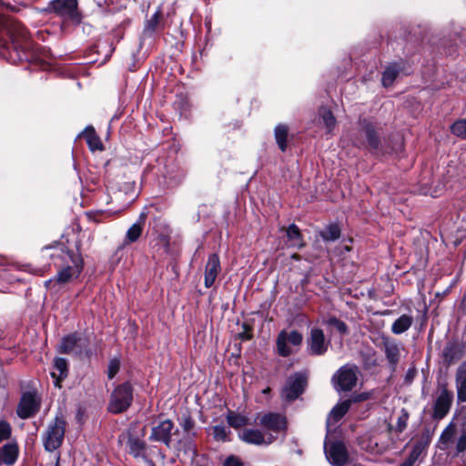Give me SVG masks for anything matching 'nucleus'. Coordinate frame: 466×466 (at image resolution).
<instances>
[{"instance_id":"obj_1","label":"nucleus","mask_w":466,"mask_h":466,"mask_svg":"<svg viewBox=\"0 0 466 466\" xmlns=\"http://www.w3.org/2000/svg\"><path fill=\"white\" fill-rule=\"evenodd\" d=\"M26 33L25 27L17 21L0 15V56L5 58V54L2 52L7 44V40L19 41L25 39Z\"/></svg>"},{"instance_id":"obj_2","label":"nucleus","mask_w":466,"mask_h":466,"mask_svg":"<svg viewBox=\"0 0 466 466\" xmlns=\"http://www.w3.org/2000/svg\"><path fill=\"white\" fill-rule=\"evenodd\" d=\"M66 422L62 417H56L46 428L43 435L46 451H54L58 449L64 440Z\"/></svg>"},{"instance_id":"obj_3","label":"nucleus","mask_w":466,"mask_h":466,"mask_svg":"<svg viewBox=\"0 0 466 466\" xmlns=\"http://www.w3.org/2000/svg\"><path fill=\"white\" fill-rule=\"evenodd\" d=\"M133 400V389L129 383H123L116 387L111 394L108 410L113 413H121L131 405Z\"/></svg>"},{"instance_id":"obj_4","label":"nucleus","mask_w":466,"mask_h":466,"mask_svg":"<svg viewBox=\"0 0 466 466\" xmlns=\"http://www.w3.org/2000/svg\"><path fill=\"white\" fill-rule=\"evenodd\" d=\"M51 5L54 12L66 21L74 25H78L81 22L76 0H54Z\"/></svg>"},{"instance_id":"obj_5","label":"nucleus","mask_w":466,"mask_h":466,"mask_svg":"<svg viewBox=\"0 0 466 466\" xmlns=\"http://www.w3.org/2000/svg\"><path fill=\"white\" fill-rule=\"evenodd\" d=\"M358 370V367L353 364L342 366L333 377L337 390L345 391L352 390L357 383Z\"/></svg>"},{"instance_id":"obj_6","label":"nucleus","mask_w":466,"mask_h":466,"mask_svg":"<svg viewBox=\"0 0 466 466\" xmlns=\"http://www.w3.org/2000/svg\"><path fill=\"white\" fill-rule=\"evenodd\" d=\"M302 334L297 330H281L276 340L278 353L282 357H288L293 353L291 346H299L302 343Z\"/></svg>"},{"instance_id":"obj_7","label":"nucleus","mask_w":466,"mask_h":466,"mask_svg":"<svg viewBox=\"0 0 466 466\" xmlns=\"http://www.w3.org/2000/svg\"><path fill=\"white\" fill-rule=\"evenodd\" d=\"M65 255L66 257L70 258V260L72 261V265L66 266L63 268L61 270H59L53 279H50L49 281L46 282V285L52 282H56L58 284H66L70 282L74 279H76L80 275L82 270L81 259L76 256H73L71 253L67 251L65 253Z\"/></svg>"},{"instance_id":"obj_8","label":"nucleus","mask_w":466,"mask_h":466,"mask_svg":"<svg viewBox=\"0 0 466 466\" xmlns=\"http://www.w3.org/2000/svg\"><path fill=\"white\" fill-rule=\"evenodd\" d=\"M410 66L407 60L389 63L382 73L381 83L384 87L391 86L396 79L410 73Z\"/></svg>"},{"instance_id":"obj_9","label":"nucleus","mask_w":466,"mask_h":466,"mask_svg":"<svg viewBox=\"0 0 466 466\" xmlns=\"http://www.w3.org/2000/svg\"><path fill=\"white\" fill-rule=\"evenodd\" d=\"M329 340L326 339L322 329L313 328L310 329L309 336L307 339V348L310 355H324L329 349Z\"/></svg>"},{"instance_id":"obj_10","label":"nucleus","mask_w":466,"mask_h":466,"mask_svg":"<svg viewBox=\"0 0 466 466\" xmlns=\"http://www.w3.org/2000/svg\"><path fill=\"white\" fill-rule=\"evenodd\" d=\"M306 378L300 373L290 376L282 389L281 397L287 401L296 400L304 390Z\"/></svg>"},{"instance_id":"obj_11","label":"nucleus","mask_w":466,"mask_h":466,"mask_svg":"<svg viewBox=\"0 0 466 466\" xmlns=\"http://www.w3.org/2000/svg\"><path fill=\"white\" fill-rule=\"evenodd\" d=\"M165 28V19L160 8H158L149 18L145 21L142 32V40L155 39Z\"/></svg>"},{"instance_id":"obj_12","label":"nucleus","mask_w":466,"mask_h":466,"mask_svg":"<svg viewBox=\"0 0 466 466\" xmlns=\"http://www.w3.org/2000/svg\"><path fill=\"white\" fill-rule=\"evenodd\" d=\"M452 400V392L443 386L434 403L433 418L437 420L444 418L451 407Z\"/></svg>"},{"instance_id":"obj_13","label":"nucleus","mask_w":466,"mask_h":466,"mask_svg":"<svg viewBox=\"0 0 466 466\" xmlns=\"http://www.w3.org/2000/svg\"><path fill=\"white\" fill-rule=\"evenodd\" d=\"M325 452L329 461L336 466L344 465L348 460L346 448L339 441L325 444Z\"/></svg>"},{"instance_id":"obj_14","label":"nucleus","mask_w":466,"mask_h":466,"mask_svg":"<svg viewBox=\"0 0 466 466\" xmlns=\"http://www.w3.org/2000/svg\"><path fill=\"white\" fill-rule=\"evenodd\" d=\"M465 356L464 344L449 341L442 350V359L447 365H451Z\"/></svg>"},{"instance_id":"obj_15","label":"nucleus","mask_w":466,"mask_h":466,"mask_svg":"<svg viewBox=\"0 0 466 466\" xmlns=\"http://www.w3.org/2000/svg\"><path fill=\"white\" fill-rule=\"evenodd\" d=\"M259 425L263 428L279 432L286 430V418L278 413H267L260 417Z\"/></svg>"},{"instance_id":"obj_16","label":"nucleus","mask_w":466,"mask_h":466,"mask_svg":"<svg viewBox=\"0 0 466 466\" xmlns=\"http://www.w3.org/2000/svg\"><path fill=\"white\" fill-rule=\"evenodd\" d=\"M173 426V422L170 420L161 421L158 425L152 428L149 439L151 441L164 442L168 446L171 441V431Z\"/></svg>"},{"instance_id":"obj_17","label":"nucleus","mask_w":466,"mask_h":466,"mask_svg":"<svg viewBox=\"0 0 466 466\" xmlns=\"http://www.w3.org/2000/svg\"><path fill=\"white\" fill-rule=\"evenodd\" d=\"M239 439L248 444L263 445L270 444L275 438L271 435H264L259 430L247 429L239 433Z\"/></svg>"},{"instance_id":"obj_18","label":"nucleus","mask_w":466,"mask_h":466,"mask_svg":"<svg viewBox=\"0 0 466 466\" xmlns=\"http://www.w3.org/2000/svg\"><path fill=\"white\" fill-rule=\"evenodd\" d=\"M37 410L38 403L35 396L30 392L25 393L17 407V415L22 419H27L33 416Z\"/></svg>"},{"instance_id":"obj_19","label":"nucleus","mask_w":466,"mask_h":466,"mask_svg":"<svg viewBox=\"0 0 466 466\" xmlns=\"http://www.w3.org/2000/svg\"><path fill=\"white\" fill-rule=\"evenodd\" d=\"M221 271L220 260L218 254H211L205 267V287L210 288Z\"/></svg>"},{"instance_id":"obj_20","label":"nucleus","mask_w":466,"mask_h":466,"mask_svg":"<svg viewBox=\"0 0 466 466\" xmlns=\"http://www.w3.org/2000/svg\"><path fill=\"white\" fill-rule=\"evenodd\" d=\"M454 382L458 403L466 402V360L456 369Z\"/></svg>"},{"instance_id":"obj_21","label":"nucleus","mask_w":466,"mask_h":466,"mask_svg":"<svg viewBox=\"0 0 466 466\" xmlns=\"http://www.w3.org/2000/svg\"><path fill=\"white\" fill-rule=\"evenodd\" d=\"M81 347V338L76 334H70L62 339L59 351L65 354L79 352Z\"/></svg>"},{"instance_id":"obj_22","label":"nucleus","mask_w":466,"mask_h":466,"mask_svg":"<svg viewBox=\"0 0 466 466\" xmlns=\"http://www.w3.org/2000/svg\"><path fill=\"white\" fill-rule=\"evenodd\" d=\"M146 218L147 213L142 212L139 215L138 220L128 228L126 235V239L128 243L137 241L141 236Z\"/></svg>"},{"instance_id":"obj_23","label":"nucleus","mask_w":466,"mask_h":466,"mask_svg":"<svg viewBox=\"0 0 466 466\" xmlns=\"http://www.w3.org/2000/svg\"><path fill=\"white\" fill-rule=\"evenodd\" d=\"M55 370L51 375L55 379V385L58 388L61 387L60 382L67 376V362L66 359L57 358L54 363Z\"/></svg>"},{"instance_id":"obj_24","label":"nucleus","mask_w":466,"mask_h":466,"mask_svg":"<svg viewBox=\"0 0 466 466\" xmlns=\"http://www.w3.org/2000/svg\"><path fill=\"white\" fill-rule=\"evenodd\" d=\"M384 351L386 358L390 364L394 367L399 362L400 355V346L390 340L384 341Z\"/></svg>"},{"instance_id":"obj_25","label":"nucleus","mask_w":466,"mask_h":466,"mask_svg":"<svg viewBox=\"0 0 466 466\" xmlns=\"http://www.w3.org/2000/svg\"><path fill=\"white\" fill-rule=\"evenodd\" d=\"M350 405H351L350 400H344V401L337 404L331 410L329 416L327 420L328 426H329L332 421L337 422L338 420H339L347 413Z\"/></svg>"},{"instance_id":"obj_26","label":"nucleus","mask_w":466,"mask_h":466,"mask_svg":"<svg viewBox=\"0 0 466 466\" xmlns=\"http://www.w3.org/2000/svg\"><path fill=\"white\" fill-rule=\"evenodd\" d=\"M455 426L453 424H449L444 431L441 432V437L439 439V448L442 451H447L450 449L451 443L454 441L455 436Z\"/></svg>"},{"instance_id":"obj_27","label":"nucleus","mask_w":466,"mask_h":466,"mask_svg":"<svg viewBox=\"0 0 466 466\" xmlns=\"http://www.w3.org/2000/svg\"><path fill=\"white\" fill-rule=\"evenodd\" d=\"M18 449L15 444H5L0 453V464H13L16 461Z\"/></svg>"},{"instance_id":"obj_28","label":"nucleus","mask_w":466,"mask_h":466,"mask_svg":"<svg viewBox=\"0 0 466 466\" xmlns=\"http://www.w3.org/2000/svg\"><path fill=\"white\" fill-rule=\"evenodd\" d=\"M83 136L86 138L90 150L95 151L103 149L102 142L98 136L96 134L94 127H87L84 130Z\"/></svg>"},{"instance_id":"obj_29","label":"nucleus","mask_w":466,"mask_h":466,"mask_svg":"<svg viewBox=\"0 0 466 466\" xmlns=\"http://www.w3.org/2000/svg\"><path fill=\"white\" fill-rule=\"evenodd\" d=\"M413 322L412 317L409 315H401L399 319H397L392 326H391V331L394 334H401L411 326Z\"/></svg>"},{"instance_id":"obj_30","label":"nucleus","mask_w":466,"mask_h":466,"mask_svg":"<svg viewBox=\"0 0 466 466\" xmlns=\"http://www.w3.org/2000/svg\"><path fill=\"white\" fill-rule=\"evenodd\" d=\"M112 47L107 43L102 42L96 45H94L88 48L86 53V56H91L94 55L104 56L105 58H108L111 56Z\"/></svg>"},{"instance_id":"obj_31","label":"nucleus","mask_w":466,"mask_h":466,"mask_svg":"<svg viewBox=\"0 0 466 466\" xmlns=\"http://www.w3.org/2000/svg\"><path fill=\"white\" fill-rule=\"evenodd\" d=\"M286 233H287V238L292 247H297V248L304 247L301 233L296 225H294V224L290 225L286 229Z\"/></svg>"},{"instance_id":"obj_32","label":"nucleus","mask_w":466,"mask_h":466,"mask_svg":"<svg viewBox=\"0 0 466 466\" xmlns=\"http://www.w3.org/2000/svg\"><path fill=\"white\" fill-rule=\"evenodd\" d=\"M319 115L322 119L323 125L327 129V132L330 133L336 127V118L334 117L331 111L326 107H320Z\"/></svg>"},{"instance_id":"obj_33","label":"nucleus","mask_w":466,"mask_h":466,"mask_svg":"<svg viewBox=\"0 0 466 466\" xmlns=\"http://www.w3.org/2000/svg\"><path fill=\"white\" fill-rule=\"evenodd\" d=\"M362 130L368 140L369 145L372 148H378L380 146V139L377 137L373 125L370 123H365L363 125Z\"/></svg>"},{"instance_id":"obj_34","label":"nucleus","mask_w":466,"mask_h":466,"mask_svg":"<svg viewBox=\"0 0 466 466\" xmlns=\"http://www.w3.org/2000/svg\"><path fill=\"white\" fill-rule=\"evenodd\" d=\"M127 444L129 447V452L134 457L143 456L145 451V442L142 440L130 436L128 438Z\"/></svg>"},{"instance_id":"obj_35","label":"nucleus","mask_w":466,"mask_h":466,"mask_svg":"<svg viewBox=\"0 0 466 466\" xmlns=\"http://www.w3.org/2000/svg\"><path fill=\"white\" fill-rule=\"evenodd\" d=\"M227 421L230 427L235 429H239L249 423L248 419L246 416L238 414L234 411H229L228 413Z\"/></svg>"},{"instance_id":"obj_36","label":"nucleus","mask_w":466,"mask_h":466,"mask_svg":"<svg viewBox=\"0 0 466 466\" xmlns=\"http://www.w3.org/2000/svg\"><path fill=\"white\" fill-rule=\"evenodd\" d=\"M287 137H288V127L285 125H279L275 128V138L276 141L281 149V151H285L287 147Z\"/></svg>"},{"instance_id":"obj_37","label":"nucleus","mask_w":466,"mask_h":466,"mask_svg":"<svg viewBox=\"0 0 466 466\" xmlns=\"http://www.w3.org/2000/svg\"><path fill=\"white\" fill-rule=\"evenodd\" d=\"M321 238L325 241H334L339 238L340 229L337 225H329L320 232Z\"/></svg>"},{"instance_id":"obj_38","label":"nucleus","mask_w":466,"mask_h":466,"mask_svg":"<svg viewBox=\"0 0 466 466\" xmlns=\"http://www.w3.org/2000/svg\"><path fill=\"white\" fill-rule=\"evenodd\" d=\"M430 443L429 437H423L421 440H420L412 448V451H410V455H412V458H416L417 460L419 457L426 451Z\"/></svg>"},{"instance_id":"obj_39","label":"nucleus","mask_w":466,"mask_h":466,"mask_svg":"<svg viewBox=\"0 0 466 466\" xmlns=\"http://www.w3.org/2000/svg\"><path fill=\"white\" fill-rule=\"evenodd\" d=\"M451 133L459 137L466 139V120H459L451 127Z\"/></svg>"},{"instance_id":"obj_40","label":"nucleus","mask_w":466,"mask_h":466,"mask_svg":"<svg viewBox=\"0 0 466 466\" xmlns=\"http://www.w3.org/2000/svg\"><path fill=\"white\" fill-rule=\"evenodd\" d=\"M228 433V432L225 425H216L213 428L214 438L218 441H226Z\"/></svg>"},{"instance_id":"obj_41","label":"nucleus","mask_w":466,"mask_h":466,"mask_svg":"<svg viewBox=\"0 0 466 466\" xmlns=\"http://www.w3.org/2000/svg\"><path fill=\"white\" fill-rule=\"evenodd\" d=\"M456 454L462 453L466 451V431H463L456 441Z\"/></svg>"},{"instance_id":"obj_42","label":"nucleus","mask_w":466,"mask_h":466,"mask_svg":"<svg viewBox=\"0 0 466 466\" xmlns=\"http://www.w3.org/2000/svg\"><path fill=\"white\" fill-rule=\"evenodd\" d=\"M11 435V426L4 420H0V441L7 440Z\"/></svg>"},{"instance_id":"obj_43","label":"nucleus","mask_w":466,"mask_h":466,"mask_svg":"<svg viewBox=\"0 0 466 466\" xmlns=\"http://www.w3.org/2000/svg\"><path fill=\"white\" fill-rule=\"evenodd\" d=\"M120 368V362L118 360L114 359L111 360L107 368V377L108 379H113L115 375L118 372Z\"/></svg>"},{"instance_id":"obj_44","label":"nucleus","mask_w":466,"mask_h":466,"mask_svg":"<svg viewBox=\"0 0 466 466\" xmlns=\"http://www.w3.org/2000/svg\"><path fill=\"white\" fill-rule=\"evenodd\" d=\"M329 324L334 327L340 334H346L348 331L346 324L338 319H330Z\"/></svg>"},{"instance_id":"obj_45","label":"nucleus","mask_w":466,"mask_h":466,"mask_svg":"<svg viewBox=\"0 0 466 466\" xmlns=\"http://www.w3.org/2000/svg\"><path fill=\"white\" fill-rule=\"evenodd\" d=\"M409 419V414L406 410H402L400 415L397 420V430L399 431H403L407 427V421Z\"/></svg>"},{"instance_id":"obj_46","label":"nucleus","mask_w":466,"mask_h":466,"mask_svg":"<svg viewBox=\"0 0 466 466\" xmlns=\"http://www.w3.org/2000/svg\"><path fill=\"white\" fill-rule=\"evenodd\" d=\"M180 426L187 432L194 427V422L190 417L185 416L180 420Z\"/></svg>"},{"instance_id":"obj_47","label":"nucleus","mask_w":466,"mask_h":466,"mask_svg":"<svg viewBox=\"0 0 466 466\" xmlns=\"http://www.w3.org/2000/svg\"><path fill=\"white\" fill-rule=\"evenodd\" d=\"M242 329H243V331L239 332V338L242 340L250 339L252 337L251 328L248 324L244 323L242 326Z\"/></svg>"},{"instance_id":"obj_48","label":"nucleus","mask_w":466,"mask_h":466,"mask_svg":"<svg viewBox=\"0 0 466 466\" xmlns=\"http://www.w3.org/2000/svg\"><path fill=\"white\" fill-rule=\"evenodd\" d=\"M223 466H242V463L238 458L230 456L224 461Z\"/></svg>"},{"instance_id":"obj_49","label":"nucleus","mask_w":466,"mask_h":466,"mask_svg":"<svg viewBox=\"0 0 466 466\" xmlns=\"http://www.w3.org/2000/svg\"><path fill=\"white\" fill-rule=\"evenodd\" d=\"M418 460L416 458H412V455H409V457L403 461L400 466H414L415 462Z\"/></svg>"},{"instance_id":"obj_50","label":"nucleus","mask_w":466,"mask_h":466,"mask_svg":"<svg viewBox=\"0 0 466 466\" xmlns=\"http://www.w3.org/2000/svg\"><path fill=\"white\" fill-rule=\"evenodd\" d=\"M367 398H368V397H367V395H366V394H361V395H360L358 398H356V399L354 400V401L361 400H366Z\"/></svg>"},{"instance_id":"obj_51","label":"nucleus","mask_w":466,"mask_h":466,"mask_svg":"<svg viewBox=\"0 0 466 466\" xmlns=\"http://www.w3.org/2000/svg\"><path fill=\"white\" fill-rule=\"evenodd\" d=\"M34 61H35V62H37V61L41 62V63H42V65H41V66H42L43 67H45V68H46V66H47V63H46V60H37V59H35Z\"/></svg>"},{"instance_id":"obj_52","label":"nucleus","mask_w":466,"mask_h":466,"mask_svg":"<svg viewBox=\"0 0 466 466\" xmlns=\"http://www.w3.org/2000/svg\"><path fill=\"white\" fill-rule=\"evenodd\" d=\"M291 258H292L293 259H295V260H299V255H298V254H293V255L291 256Z\"/></svg>"},{"instance_id":"obj_53","label":"nucleus","mask_w":466,"mask_h":466,"mask_svg":"<svg viewBox=\"0 0 466 466\" xmlns=\"http://www.w3.org/2000/svg\"><path fill=\"white\" fill-rule=\"evenodd\" d=\"M59 461H60V456L58 455L56 457V465L55 466H60Z\"/></svg>"},{"instance_id":"obj_54","label":"nucleus","mask_w":466,"mask_h":466,"mask_svg":"<svg viewBox=\"0 0 466 466\" xmlns=\"http://www.w3.org/2000/svg\"><path fill=\"white\" fill-rule=\"evenodd\" d=\"M269 391H270V389H269V388H267V389L263 390V393H264V394H267V393H268Z\"/></svg>"}]
</instances>
